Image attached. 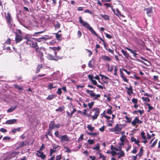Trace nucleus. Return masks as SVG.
Instances as JSON below:
<instances>
[{
	"label": "nucleus",
	"mask_w": 160,
	"mask_h": 160,
	"mask_svg": "<svg viewBox=\"0 0 160 160\" xmlns=\"http://www.w3.org/2000/svg\"><path fill=\"white\" fill-rule=\"evenodd\" d=\"M46 39V38L45 37H41L37 39L33 38L27 45H29L31 47L35 49L38 47V43L36 42V41L38 42H40L41 41L45 40Z\"/></svg>",
	"instance_id": "2"
},
{
	"label": "nucleus",
	"mask_w": 160,
	"mask_h": 160,
	"mask_svg": "<svg viewBox=\"0 0 160 160\" xmlns=\"http://www.w3.org/2000/svg\"><path fill=\"white\" fill-rule=\"evenodd\" d=\"M5 17L7 22L9 24H11L12 19L10 13L8 12L7 15H5Z\"/></svg>",
	"instance_id": "13"
},
{
	"label": "nucleus",
	"mask_w": 160,
	"mask_h": 160,
	"mask_svg": "<svg viewBox=\"0 0 160 160\" xmlns=\"http://www.w3.org/2000/svg\"><path fill=\"white\" fill-rule=\"evenodd\" d=\"M98 154L99 155V157L98 158L99 159L102 158V160H105L106 158V157L102 155V153L100 152H97L96 154Z\"/></svg>",
	"instance_id": "26"
},
{
	"label": "nucleus",
	"mask_w": 160,
	"mask_h": 160,
	"mask_svg": "<svg viewBox=\"0 0 160 160\" xmlns=\"http://www.w3.org/2000/svg\"><path fill=\"white\" fill-rule=\"evenodd\" d=\"M99 39L102 41L103 43L104 47L106 50H108V48L107 47V46L105 44V41L104 39L102 38L101 37H99Z\"/></svg>",
	"instance_id": "32"
},
{
	"label": "nucleus",
	"mask_w": 160,
	"mask_h": 160,
	"mask_svg": "<svg viewBox=\"0 0 160 160\" xmlns=\"http://www.w3.org/2000/svg\"><path fill=\"white\" fill-rule=\"evenodd\" d=\"M118 70V66H115L114 67V72L113 74L115 76H117V71Z\"/></svg>",
	"instance_id": "40"
},
{
	"label": "nucleus",
	"mask_w": 160,
	"mask_h": 160,
	"mask_svg": "<svg viewBox=\"0 0 160 160\" xmlns=\"http://www.w3.org/2000/svg\"><path fill=\"white\" fill-rule=\"evenodd\" d=\"M61 49V48L60 47H58L57 48H52V50L54 51H55L56 50H57L58 51H59L60 49Z\"/></svg>",
	"instance_id": "61"
},
{
	"label": "nucleus",
	"mask_w": 160,
	"mask_h": 160,
	"mask_svg": "<svg viewBox=\"0 0 160 160\" xmlns=\"http://www.w3.org/2000/svg\"><path fill=\"white\" fill-rule=\"evenodd\" d=\"M100 144L99 143H97L96 144V146L93 148H92V149L93 150H96L97 151L99 150L100 151Z\"/></svg>",
	"instance_id": "31"
},
{
	"label": "nucleus",
	"mask_w": 160,
	"mask_h": 160,
	"mask_svg": "<svg viewBox=\"0 0 160 160\" xmlns=\"http://www.w3.org/2000/svg\"><path fill=\"white\" fill-rule=\"evenodd\" d=\"M21 130V128L19 127L17 128H14L12 131V132L13 133H15L17 131H20Z\"/></svg>",
	"instance_id": "41"
},
{
	"label": "nucleus",
	"mask_w": 160,
	"mask_h": 160,
	"mask_svg": "<svg viewBox=\"0 0 160 160\" xmlns=\"http://www.w3.org/2000/svg\"><path fill=\"white\" fill-rule=\"evenodd\" d=\"M87 127L88 130H89L91 132H92L94 128V127H92L91 125H88Z\"/></svg>",
	"instance_id": "36"
},
{
	"label": "nucleus",
	"mask_w": 160,
	"mask_h": 160,
	"mask_svg": "<svg viewBox=\"0 0 160 160\" xmlns=\"http://www.w3.org/2000/svg\"><path fill=\"white\" fill-rule=\"evenodd\" d=\"M62 158V155H56L55 160H60Z\"/></svg>",
	"instance_id": "64"
},
{
	"label": "nucleus",
	"mask_w": 160,
	"mask_h": 160,
	"mask_svg": "<svg viewBox=\"0 0 160 160\" xmlns=\"http://www.w3.org/2000/svg\"><path fill=\"white\" fill-rule=\"evenodd\" d=\"M132 101L134 104H137L138 102V100L137 98H133L132 99Z\"/></svg>",
	"instance_id": "63"
},
{
	"label": "nucleus",
	"mask_w": 160,
	"mask_h": 160,
	"mask_svg": "<svg viewBox=\"0 0 160 160\" xmlns=\"http://www.w3.org/2000/svg\"><path fill=\"white\" fill-rule=\"evenodd\" d=\"M86 92L89 94L91 97H93V100H98V98L101 97L100 94H96L93 91L90 90L88 89L86 90Z\"/></svg>",
	"instance_id": "6"
},
{
	"label": "nucleus",
	"mask_w": 160,
	"mask_h": 160,
	"mask_svg": "<svg viewBox=\"0 0 160 160\" xmlns=\"http://www.w3.org/2000/svg\"><path fill=\"white\" fill-rule=\"evenodd\" d=\"M42 64L38 65L37 69L35 72L36 73H38L40 71L41 69L42 68Z\"/></svg>",
	"instance_id": "25"
},
{
	"label": "nucleus",
	"mask_w": 160,
	"mask_h": 160,
	"mask_svg": "<svg viewBox=\"0 0 160 160\" xmlns=\"http://www.w3.org/2000/svg\"><path fill=\"white\" fill-rule=\"evenodd\" d=\"M42 47L39 48V46L36 48L35 49L36 52L37 53H38V55L42 53V51L41 50L42 49Z\"/></svg>",
	"instance_id": "22"
},
{
	"label": "nucleus",
	"mask_w": 160,
	"mask_h": 160,
	"mask_svg": "<svg viewBox=\"0 0 160 160\" xmlns=\"http://www.w3.org/2000/svg\"><path fill=\"white\" fill-rule=\"evenodd\" d=\"M17 145H18V146L17 147V149H19L22 147L24 145H26V144H24V142H19L17 143Z\"/></svg>",
	"instance_id": "21"
},
{
	"label": "nucleus",
	"mask_w": 160,
	"mask_h": 160,
	"mask_svg": "<svg viewBox=\"0 0 160 160\" xmlns=\"http://www.w3.org/2000/svg\"><path fill=\"white\" fill-rule=\"evenodd\" d=\"M13 86L15 88L18 89L19 90H21L23 89V88L21 86H19L16 84H14Z\"/></svg>",
	"instance_id": "34"
},
{
	"label": "nucleus",
	"mask_w": 160,
	"mask_h": 160,
	"mask_svg": "<svg viewBox=\"0 0 160 160\" xmlns=\"http://www.w3.org/2000/svg\"><path fill=\"white\" fill-rule=\"evenodd\" d=\"M56 97V95L54 94L53 95H49L48 97L46 99L47 100H50Z\"/></svg>",
	"instance_id": "28"
},
{
	"label": "nucleus",
	"mask_w": 160,
	"mask_h": 160,
	"mask_svg": "<svg viewBox=\"0 0 160 160\" xmlns=\"http://www.w3.org/2000/svg\"><path fill=\"white\" fill-rule=\"evenodd\" d=\"M52 146L53 149L55 150L58 148L60 147L58 145H57L55 144H52Z\"/></svg>",
	"instance_id": "55"
},
{
	"label": "nucleus",
	"mask_w": 160,
	"mask_h": 160,
	"mask_svg": "<svg viewBox=\"0 0 160 160\" xmlns=\"http://www.w3.org/2000/svg\"><path fill=\"white\" fill-rule=\"evenodd\" d=\"M100 16L103 18L105 20H109V17L107 15L100 14Z\"/></svg>",
	"instance_id": "27"
},
{
	"label": "nucleus",
	"mask_w": 160,
	"mask_h": 160,
	"mask_svg": "<svg viewBox=\"0 0 160 160\" xmlns=\"http://www.w3.org/2000/svg\"><path fill=\"white\" fill-rule=\"evenodd\" d=\"M46 31V30H44L43 31H41L39 32H36L33 34L32 36H38V35L39 34L42 33ZM25 39H26V41L25 42L26 44L27 45L28 43L33 38H32V35L30 34H26L23 38Z\"/></svg>",
	"instance_id": "4"
},
{
	"label": "nucleus",
	"mask_w": 160,
	"mask_h": 160,
	"mask_svg": "<svg viewBox=\"0 0 160 160\" xmlns=\"http://www.w3.org/2000/svg\"><path fill=\"white\" fill-rule=\"evenodd\" d=\"M62 89L61 88H58V90H57V93L60 96H61V94H62Z\"/></svg>",
	"instance_id": "57"
},
{
	"label": "nucleus",
	"mask_w": 160,
	"mask_h": 160,
	"mask_svg": "<svg viewBox=\"0 0 160 160\" xmlns=\"http://www.w3.org/2000/svg\"><path fill=\"white\" fill-rule=\"evenodd\" d=\"M142 98L144 101L149 102L150 101V99L148 97H142Z\"/></svg>",
	"instance_id": "49"
},
{
	"label": "nucleus",
	"mask_w": 160,
	"mask_h": 160,
	"mask_svg": "<svg viewBox=\"0 0 160 160\" xmlns=\"http://www.w3.org/2000/svg\"><path fill=\"white\" fill-rule=\"evenodd\" d=\"M120 77L122 78L124 82H128V80L127 79V78L123 75V73L122 71V69L121 68L120 69Z\"/></svg>",
	"instance_id": "12"
},
{
	"label": "nucleus",
	"mask_w": 160,
	"mask_h": 160,
	"mask_svg": "<svg viewBox=\"0 0 160 160\" xmlns=\"http://www.w3.org/2000/svg\"><path fill=\"white\" fill-rule=\"evenodd\" d=\"M122 69V70H123L125 72L127 73V74L128 75H129L130 73H131V72L129 71H128L127 70H126V69L124 68H122L121 69Z\"/></svg>",
	"instance_id": "62"
},
{
	"label": "nucleus",
	"mask_w": 160,
	"mask_h": 160,
	"mask_svg": "<svg viewBox=\"0 0 160 160\" xmlns=\"http://www.w3.org/2000/svg\"><path fill=\"white\" fill-rule=\"evenodd\" d=\"M52 130L50 129L49 128H48V133H47L48 135H49L50 136H52Z\"/></svg>",
	"instance_id": "60"
},
{
	"label": "nucleus",
	"mask_w": 160,
	"mask_h": 160,
	"mask_svg": "<svg viewBox=\"0 0 160 160\" xmlns=\"http://www.w3.org/2000/svg\"><path fill=\"white\" fill-rule=\"evenodd\" d=\"M79 22L81 24L83 27H85L87 29L89 30L91 32V33L94 34L95 36H97L99 38V37H100L96 33L95 31L90 26V25L87 22L84 21L82 17L80 16L79 17Z\"/></svg>",
	"instance_id": "1"
},
{
	"label": "nucleus",
	"mask_w": 160,
	"mask_h": 160,
	"mask_svg": "<svg viewBox=\"0 0 160 160\" xmlns=\"http://www.w3.org/2000/svg\"><path fill=\"white\" fill-rule=\"evenodd\" d=\"M116 14H115L117 15L118 17H119V16L121 17H125V16L122 14L120 11L119 10L118 8H117L116 10Z\"/></svg>",
	"instance_id": "19"
},
{
	"label": "nucleus",
	"mask_w": 160,
	"mask_h": 160,
	"mask_svg": "<svg viewBox=\"0 0 160 160\" xmlns=\"http://www.w3.org/2000/svg\"><path fill=\"white\" fill-rule=\"evenodd\" d=\"M38 56L41 61H43L44 56L43 52L42 53L39 54V55H38Z\"/></svg>",
	"instance_id": "47"
},
{
	"label": "nucleus",
	"mask_w": 160,
	"mask_h": 160,
	"mask_svg": "<svg viewBox=\"0 0 160 160\" xmlns=\"http://www.w3.org/2000/svg\"><path fill=\"white\" fill-rule=\"evenodd\" d=\"M157 139H156L152 143V144L150 146V147L151 148L154 147L157 143Z\"/></svg>",
	"instance_id": "50"
},
{
	"label": "nucleus",
	"mask_w": 160,
	"mask_h": 160,
	"mask_svg": "<svg viewBox=\"0 0 160 160\" xmlns=\"http://www.w3.org/2000/svg\"><path fill=\"white\" fill-rule=\"evenodd\" d=\"M54 54V57L52 55L50 54H48L47 56V58L50 60H54L56 61H58V60L62 58L61 57H59L57 56V52L55 51L53 52Z\"/></svg>",
	"instance_id": "7"
},
{
	"label": "nucleus",
	"mask_w": 160,
	"mask_h": 160,
	"mask_svg": "<svg viewBox=\"0 0 160 160\" xmlns=\"http://www.w3.org/2000/svg\"><path fill=\"white\" fill-rule=\"evenodd\" d=\"M87 142L90 144H92L94 143V140L89 139L88 140Z\"/></svg>",
	"instance_id": "59"
},
{
	"label": "nucleus",
	"mask_w": 160,
	"mask_h": 160,
	"mask_svg": "<svg viewBox=\"0 0 160 160\" xmlns=\"http://www.w3.org/2000/svg\"><path fill=\"white\" fill-rule=\"evenodd\" d=\"M55 88V87H53V84L52 83H50L48 86V88L49 89H51L52 88Z\"/></svg>",
	"instance_id": "58"
},
{
	"label": "nucleus",
	"mask_w": 160,
	"mask_h": 160,
	"mask_svg": "<svg viewBox=\"0 0 160 160\" xmlns=\"http://www.w3.org/2000/svg\"><path fill=\"white\" fill-rule=\"evenodd\" d=\"M61 24L58 21L56 22V23L54 25V26L55 29H58L60 28Z\"/></svg>",
	"instance_id": "29"
},
{
	"label": "nucleus",
	"mask_w": 160,
	"mask_h": 160,
	"mask_svg": "<svg viewBox=\"0 0 160 160\" xmlns=\"http://www.w3.org/2000/svg\"><path fill=\"white\" fill-rule=\"evenodd\" d=\"M110 149L111 150H113L115 152H118L119 151L118 148H114L112 145L111 146Z\"/></svg>",
	"instance_id": "38"
},
{
	"label": "nucleus",
	"mask_w": 160,
	"mask_h": 160,
	"mask_svg": "<svg viewBox=\"0 0 160 160\" xmlns=\"http://www.w3.org/2000/svg\"><path fill=\"white\" fill-rule=\"evenodd\" d=\"M55 121L54 120H52L50 122L49 124L48 128L53 130L55 128Z\"/></svg>",
	"instance_id": "15"
},
{
	"label": "nucleus",
	"mask_w": 160,
	"mask_h": 160,
	"mask_svg": "<svg viewBox=\"0 0 160 160\" xmlns=\"http://www.w3.org/2000/svg\"><path fill=\"white\" fill-rule=\"evenodd\" d=\"M55 34L56 35V38L58 40H61V34H59L57 33H55Z\"/></svg>",
	"instance_id": "43"
},
{
	"label": "nucleus",
	"mask_w": 160,
	"mask_h": 160,
	"mask_svg": "<svg viewBox=\"0 0 160 160\" xmlns=\"http://www.w3.org/2000/svg\"><path fill=\"white\" fill-rule=\"evenodd\" d=\"M85 50L88 53V56L89 57H90L92 54V52L91 50L88 49H85Z\"/></svg>",
	"instance_id": "52"
},
{
	"label": "nucleus",
	"mask_w": 160,
	"mask_h": 160,
	"mask_svg": "<svg viewBox=\"0 0 160 160\" xmlns=\"http://www.w3.org/2000/svg\"><path fill=\"white\" fill-rule=\"evenodd\" d=\"M65 108V107L63 106L62 107H59L58 108L55 110L56 112L60 111L62 112Z\"/></svg>",
	"instance_id": "37"
},
{
	"label": "nucleus",
	"mask_w": 160,
	"mask_h": 160,
	"mask_svg": "<svg viewBox=\"0 0 160 160\" xmlns=\"http://www.w3.org/2000/svg\"><path fill=\"white\" fill-rule=\"evenodd\" d=\"M125 118L127 120V121H126L128 123H130L131 120H132V118L128 117L127 116H125Z\"/></svg>",
	"instance_id": "53"
},
{
	"label": "nucleus",
	"mask_w": 160,
	"mask_h": 160,
	"mask_svg": "<svg viewBox=\"0 0 160 160\" xmlns=\"http://www.w3.org/2000/svg\"><path fill=\"white\" fill-rule=\"evenodd\" d=\"M143 147H142L140 149L139 152L137 154V155H138L139 157H141L142 155V153L143 152Z\"/></svg>",
	"instance_id": "39"
},
{
	"label": "nucleus",
	"mask_w": 160,
	"mask_h": 160,
	"mask_svg": "<svg viewBox=\"0 0 160 160\" xmlns=\"http://www.w3.org/2000/svg\"><path fill=\"white\" fill-rule=\"evenodd\" d=\"M37 156L39 158H40L42 160H45L46 158V155L43 153L42 152L37 151Z\"/></svg>",
	"instance_id": "9"
},
{
	"label": "nucleus",
	"mask_w": 160,
	"mask_h": 160,
	"mask_svg": "<svg viewBox=\"0 0 160 160\" xmlns=\"http://www.w3.org/2000/svg\"><path fill=\"white\" fill-rule=\"evenodd\" d=\"M98 133H99L98 132V133H97V132H93V133H90V132H87V134L88 135L93 136V137H95V136H97V135H98Z\"/></svg>",
	"instance_id": "46"
},
{
	"label": "nucleus",
	"mask_w": 160,
	"mask_h": 160,
	"mask_svg": "<svg viewBox=\"0 0 160 160\" xmlns=\"http://www.w3.org/2000/svg\"><path fill=\"white\" fill-rule=\"evenodd\" d=\"M121 51L126 58L127 59L130 58V56L129 54L126 51L122 49Z\"/></svg>",
	"instance_id": "16"
},
{
	"label": "nucleus",
	"mask_w": 160,
	"mask_h": 160,
	"mask_svg": "<svg viewBox=\"0 0 160 160\" xmlns=\"http://www.w3.org/2000/svg\"><path fill=\"white\" fill-rule=\"evenodd\" d=\"M84 135L82 134L80 135V137L78 139V141L79 142L82 141V140L84 139Z\"/></svg>",
	"instance_id": "48"
},
{
	"label": "nucleus",
	"mask_w": 160,
	"mask_h": 160,
	"mask_svg": "<svg viewBox=\"0 0 160 160\" xmlns=\"http://www.w3.org/2000/svg\"><path fill=\"white\" fill-rule=\"evenodd\" d=\"M124 127L125 125L124 124L117 123L113 128L110 129L109 131L112 132H114L116 134H118Z\"/></svg>",
	"instance_id": "3"
},
{
	"label": "nucleus",
	"mask_w": 160,
	"mask_h": 160,
	"mask_svg": "<svg viewBox=\"0 0 160 160\" xmlns=\"http://www.w3.org/2000/svg\"><path fill=\"white\" fill-rule=\"evenodd\" d=\"M11 158V156L10 155L4 156L3 160H8Z\"/></svg>",
	"instance_id": "35"
},
{
	"label": "nucleus",
	"mask_w": 160,
	"mask_h": 160,
	"mask_svg": "<svg viewBox=\"0 0 160 160\" xmlns=\"http://www.w3.org/2000/svg\"><path fill=\"white\" fill-rule=\"evenodd\" d=\"M56 150L55 149H54L52 148H51L50 149L49 156H52V155L53 153L56 152Z\"/></svg>",
	"instance_id": "44"
},
{
	"label": "nucleus",
	"mask_w": 160,
	"mask_h": 160,
	"mask_svg": "<svg viewBox=\"0 0 160 160\" xmlns=\"http://www.w3.org/2000/svg\"><path fill=\"white\" fill-rule=\"evenodd\" d=\"M125 156V154L124 153L123 151H120V153L119 154V155L118 156V158L119 159L121 157H124Z\"/></svg>",
	"instance_id": "30"
},
{
	"label": "nucleus",
	"mask_w": 160,
	"mask_h": 160,
	"mask_svg": "<svg viewBox=\"0 0 160 160\" xmlns=\"http://www.w3.org/2000/svg\"><path fill=\"white\" fill-rule=\"evenodd\" d=\"M142 123V121L139 120L138 117H136L131 122L132 125L133 126H136L137 127L138 124H141Z\"/></svg>",
	"instance_id": "8"
},
{
	"label": "nucleus",
	"mask_w": 160,
	"mask_h": 160,
	"mask_svg": "<svg viewBox=\"0 0 160 160\" xmlns=\"http://www.w3.org/2000/svg\"><path fill=\"white\" fill-rule=\"evenodd\" d=\"M60 138V141L61 142L67 141L69 140V138L66 134L61 136Z\"/></svg>",
	"instance_id": "11"
},
{
	"label": "nucleus",
	"mask_w": 160,
	"mask_h": 160,
	"mask_svg": "<svg viewBox=\"0 0 160 160\" xmlns=\"http://www.w3.org/2000/svg\"><path fill=\"white\" fill-rule=\"evenodd\" d=\"M45 74H42V75H40V74L38 75L35 76V77H33L32 80H34L35 79H36L38 78L39 77H42L45 76Z\"/></svg>",
	"instance_id": "45"
},
{
	"label": "nucleus",
	"mask_w": 160,
	"mask_h": 160,
	"mask_svg": "<svg viewBox=\"0 0 160 160\" xmlns=\"http://www.w3.org/2000/svg\"><path fill=\"white\" fill-rule=\"evenodd\" d=\"M92 112H94L93 115L88 114L87 115L91 117L92 120H93L97 119L100 112V110L98 108H94L92 110L91 114H92Z\"/></svg>",
	"instance_id": "5"
},
{
	"label": "nucleus",
	"mask_w": 160,
	"mask_h": 160,
	"mask_svg": "<svg viewBox=\"0 0 160 160\" xmlns=\"http://www.w3.org/2000/svg\"><path fill=\"white\" fill-rule=\"evenodd\" d=\"M17 108V106H12L8 110L7 112L8 113L11 112L16 109Z\"/></svg>",
	"instance_id": "23"
},
{
	"label": "nucleus",
	"mask_w": 160,
	"mask_h": 160,
	"mask_svg": "<svg viewBox=\"0 0 160 160\" xmlns=\"http://www.w3.org/2000/svg\"><path fill=\"white\" fill-rule=\"evenodd\" d=\"M17 121L16 119H13L6 121L5 123L8 124H12L15 123Z\"/></svg>",
	"instance_id": "17"
},
{
	"label": "nucleus",
	"mask_w": 160,
	"mask_h": 160,
	"mask_svg": "<svg viewBox=\"0 0 160 160\" xmlns=\"http://www.w3.org/2000/svg\"><path fill=\"white\" fill-rule=\"evenodd\" d=\"M15 34L16 35L15 39L16 43H17L20 42L23 39V38L19 35L17 32H15Z\"/></svg>",
	"instance_id": "10"
},
{
	"label": "nucleus",
	"mask_w": 160,
	"mask_h": 160,
	"mask_svg": "<svg viewBox=\"0 0 160 160\" xmlns=\"http://www.w3.org/2000/svg\"><path fill=\"white\" fill-rule=\"evenodd\" d=\"M131 142H134L135 144L138 145L139 146H140V144H139L140 141L138 139L137 140L134 138L131 137Z\"/></svg>",
	"instance_id": "18"
},
{
	"label": "nucleus",
	"mask_w": 160,
	"mask_h": 160,
	"mask_svg": "<svg viewBox=\"0 0 160 160\" xmlns=\"http://www.w3.org/2000/svg\"><path fill=\"white\" fill-rule=\"evenodd\" d=\"M141 137L143 139H146V136L145 135V133L144 131H142L141 132Z\"/></svg>",
	"instance_id": "56"
},
{
	"label": "nucleus",
	"mask_w": 160,
	"mask_h": 160,
	"mask_svg": "<svg viewBox=\"0 0 160 160\" xmlns=\"http://www.w3.org/2000/svg\"><path fill=\"white\" fill-rule=\"evenodd\" d=\"M125 88L127 89V92L128 95H130L131 94L133 93V89L132 87L131 86H130L129 88L126 87Z\"/></svg>",
	"instance_id": "14"
},
{
	"label": "nucleus",
	"mask_w": 160,
	"mask_h": 160,
	"mask_svg": "<svg viewBox=\"0 0 160 160\" xmlns=\"http://www.w3.org/2000/svg\"><path fill=\"white\" fill-rule=\"evenodd\" d=\"M126 135H123L121 137L120 140L121 141V142H124L125 141V140L126 139Z\"/></svg>",
	"instance_id": "42"
},
{
	"label": "nucleus",
	"mask_w": 160,
	"mask_h": 160,
	"mask_svg": "<svg viewBox=\"0 0 160 160\" xmlns=\"http://www.w3.org/2000/svg\"><path fill=\"white\" fill-rule=\"evenodd\" d=\"M125 48L126 49H127V50H128L130 52H131V53H132V54L133 53H136V50H132L131 49L129 48H128V47H126Z\"/></svg>",
	"instance_id": "54"
},
{
	"label": "nucleus",
	"mask_w": 160,
	"mask_h": 160,
	"mask_svg": "<svg viewBox=\"0 0 160 160\" xmlns=\"http://www.w3.org/2000/svg\"><path fill=\"white\" fill-rule=\"evenodd\" d=\"M145 104L146 106H147L148 107V112H149L151 110L153 109V107L152 106H151L150 105V104L148 103H145Z\"/></svg>",
	"instance_id": "33"
},
{
	"label": "nucleus",
	"mask_w": 160,
	"mask_h": 160,
	"mask_svg": "<svg viewBox=\"0 0 160 160\" xmlns=\"http://www.w3.org/2000/svg\"><path fill=\"white\" fill-rule=\"evenodd\" d=\"M144 10L146 11L147 14H148L152 12V7L147 8L145 9Z\"/></svg>",
	"instance_id": "24"
},
{
	"label": "nucleus",
	"mask_w": 160,
	"mask_h": 160,
	"mask_svg": "<svg viewBox=\"0 0 160 160\" xmlns=\"http://www.w3.org/2000/svg\"><path fill=\"white\" fill-rule=\"evenodd\" d=\"M94 102L92 101L90 103H88V105L89 107V109H91L92 108V106L94 104Z\"/></svg>",
	"instance_id": "51"
},
{
	"label": "nucleus",
	"mask_w": 160,
	"mask_h": 160,
	"mask_svg": "<svg viewBox=\"0 0 160 160\" xmlns=\"http://www.w3.org/2000/svg\"><path fill=\"white\" fill-rule=\"evenodd\" d=\"M102 58L105 61H110L111 60V58L108 56L106 55H103L102 56Z\"/></svg>",
	"instance_id": "20"
}]
</instances>
